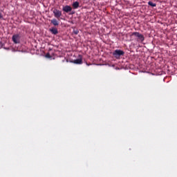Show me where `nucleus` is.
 Returning <instances> with one entry per match:
<instances>
[{
    "label": "nucleus",
    "mask_w": 177,
    "mask_h": 177,
    "mask_svg": "<svg viewBox=\"0 0 177 177\" xmlns=\"http://www.w3.org/2000/svg\"><path fill=\"white\" fill-rule=\"evenodd\" d=\"M50 22L52 25H53L54 26H59V23L55 18H54L53 19H51Z\"/></svg>",
    "instance_id": "obj_8"
},
{
    "label": "nucleus",
    "mask_w": 177,
    "mask_h": 177,
    "mask_svg": "<svg viewBox=\"0 0 177 177\" xmlns=\"http://www.w3.org/2000/svg\"><path fill=\"white\" fill-rule=\"evenodd\" d=\"M12 41L14 44H19V35H14L12 36Z\"/></svg>",
    "instance_id": "obj_6"
},
{
    "label": "nucleus",
    "mask_w": 177,
    "mask_h": 177,
    "mask_svg": "<svg viewBox=\"0 0 177 177\" xmlns=\"http://www.w3.org/2000/svg\"><path fill=\"white\" fill-rule=\"evenodd\" d=\"M77 59H74L73 61H71V63L75 64L76 65H82V56L78 55Z\"/></svg>",
    "instance_id": "obj_3"
},
{
    "label": "nucleus",
    "mask_w": 177,
    "mask_h": 177,
    "mask_svg": "<svg viewBox=\"0 0 177 177\" xmlns=\"http://www.w3.org/2000/svg\"><path fill=\"white\" fill-rule=\"evenodd\" d=\"M78 32H79V31L77 30H74V34L75 35H78Z\"/></svg>",
    "instance_id": "obj_12"
},
{
    "label": "nucleus",
    "mask_w": 177,
    "mask_h": 177,
    "mask_svg": "<svg viewBox=\"0 0 177 177\" xmlns=\"http://www.w3.org/2000/svg\"><path fill=\"white\" fill-rule=\"evenodd\" d=\"M147 3L149 4V6H152L153 8L156 7V3H154L152 1H149V3Z\"/></svg>",
    "instance_id": "obj_10"
},
{
    "label": "nucleus",
    "mask_w": 177,
    "mask_h": 177,
    "mask_svg": "<svg viewBox=\"0 0 177 177\" xmlns=\"http://www.w3.org/2000/svg\"><path fill=\"white\" fill-rule=\"evenodd\" d=\"M53 15H54V17H55L56 19H59L62 17V11L57 9H54Z\"/></svg>",
    "instance_id": "obj_4"
},
{
    "label": "nucleus",
    "mask_w": 177,
    "mask_h": 177,
    "mask_svg": "<svg viewBox=\"0 0 177 177\" xmlns=\"http://www.w3.org/2000/svg\"><path fill=\"white\" fill-rule=\"evenodd\" d=\"M3 19L2 13L0 12V19Z\"/></svg>",
    "instance_id": "obj_13"
},
{
    "label": "nucleus",
    "mask_w": 177,
    "mask_h": 177,
    "mask_svg": "<svg viewBox=\"0 0 177 177\" xmlns=\"http://www.w3.org/2000/svg\"><path fill=\"white\" fill-rule=\"evenodd\" d=\"M132 36L136 37L138 38L137 41H138V42H144V41H145L144 35L139 33L138 32H133Z\"/></svg>",
    "instance_id": "obj_1"
},
{
    "label": "nucleus",
    "mask_w": 177,
    "mask_h": 177,
    "mask_svg": "<svg viewBox=\"0 0 177 177\" xmlns=\"http://www.w3.org/2000/svg\"><path fill=\"white\" fill-rule=\"evenodd\" d=\"M62 11H64L66 13H69L72 11V8L71 6L66 5L64 7H62Z\"/></svg>",
    "instance_id": "obj_5"
},
{
    "label": "nucleus",
    "mask_w": 177,
    "mask_h": 177,
    "mask_svg": "<svg viewBox=\"0 0 177 177\" xmlns=\"http://www.w3.org/2000/svg\"><path fill=\"white\" fill-rule=\"evenodd\" d=\"M46 57H47V58H51V55H50L49 53H48L47 54H46Z\"/></svg>",
    "instance_id": "obj_11"
},
{
    "label": "nucleus",
    "mask_w": 177,
    "mask_h": 177,
    "mask_svg": "<svg viewBox=\"0 0 177 177\" xmlns=\"http://www.w3.org/2000/svg\"><path fill=\"white\" fill-rule=\"evenodd\" d=\"M72 6H73L74 9H77L80 7V3H78V1H75L72 4Z\"/></svg>",
    "instance_id": "obj_9"
},
{
    "label": "nucleus",
    "mask_w": 177,
    "mask_h": 177,
    "mask_svg": "<svg viewBox=\"0 0 177 177\" xmlns=\"http://www.w3.org/2000/svg\"><path fill=\"white\" fill-rule=\"evenodd\" d=\"M49 31L51 32L52 35H57L59 33V31L56 28H51L49 29Z\"/></svg>",
    "instance_id": "obj_7"
},
{
    "label": "nucleus",
    "mask_w": 177,
    "mask_h": 177,
    "mask_svg": "<svg viewBox=\"0 0 177 177\" xmlns=\"http://www.w3.org/2000/svg\"><path fill=\"white\" fill-rule=\"evenodd\" d=\"M124 52L122 50H116L113 52V56L116 59H120L121 56H124Z\"/></svg>",
    "instance_id": "obj_2"
}]
</instances>
